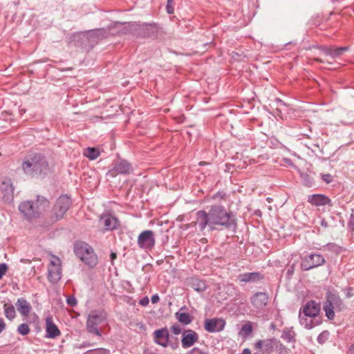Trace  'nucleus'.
<instances>
[{"label":"nucleus","mask_w":354,"mask_h":354,"mask_svg":"<svg viewBox=\"0 0 354 354\" xmlns=\"http://www.w3.org/2000/svg\"><path fill=\"white\" fill-rule=\"evenodd\" d=\"M211 231L232 230L236 228V221L232 212L227 211L221 205H212L209 209Z\"/></svg>","instance_id":"nucleus-1"},{"label":"nucleus","mask_w":354,"mask_h":354,"mask_svg":"<svg viewBox=\"0 0 354 354\" xmlns=\"http://www.w3.org/2000/svg\"><path fill=\"white\" fill-rule=\"evenodd\" d=\"M22 169L26 174L35 177L46 174L49 167L42 154L33 153L25 158Z\"/></svg>","instance_id":"nucleus-2"},{"label":"nucleus","mask_w":354,"mask_h":354,"mask_svg":"<svg viewBox=\"0 0 354 354\" xmlns=\"http://www.w3.org/2000/svg\"><path fill=\"white\" fill-rule=\"evenodd\" d=\"M48 201L44 198H38L35 202L27 201L19 205V210L28 220L37 218L48 205Z\"/></svg>","instance_id":"nucleus-3"},{"label":"nucleus","mask_w":354,"mask_h":354,"mask_svg":"<svg viewBox=\"0 0 354 354\" xmlns=\"http://www.w3.org/2000/svg\"><path fill=\"white\" fill-rule=\"evenodd\" d=\"M106 314L104 310H92L87 317L86 330L91 334L101 337L100 326L106 322Z\"/></svg>","instance_id":"nucleus-4"},{"label":"nucleus","mask_w":354,"mask_h":354,"mask_svg":"<svg viewBox=\"0 0 354 354\" xmlns=\"http://www.w3.org/2000/svg\"><path fill=\"white\" fill-rule=\"evenodd\" d=\"M75 254L86 265L93 268L97 263V258L93 248L84 242L77 243L75 245Z\"/></svg>","instance_id":"nucleus-5"},{"label":"nucleus","mask_w":354,"mask_h":354,"mask_svg":"<svg viewBox=\"0 0 354 354\" xmlns=\"http://www.w3.org/2000/svg\"><path fill=\"white\" fill-rule=\"evenodd\" d=\"M342 308L343 301L339 296L332 292H327L326 301L324 305V310L328 319L333 320L335 318L334 310H341Z\"/></svg>","instance_id":"nucleus-6"},{"label":"nucleus","mask_w":354,"mask_h":354,"mask_svg":"<svg viewBox=\"0 0 354 354\" xmlns=\"http://www.w3.org/2000/svg\"><path fill=\"white\" fill-rule=\"evenodd\" d=\"M71 205V200L67 195L59 196L56 201L51 211V221L56 222L63 218L64 215L69 209Z\"/></svg>","instance_id":"nucleus-7"},{"label":"nucleus","mask_w":354,"mask_h":354,"mask_svg":"<svg viewBox=\"0 0 354 354\" xmlns=\"http://www.w3.org/2000/svg\"><path fill=\"white\" fill-rule=\"evenodd\" d=\"M153 342L164 348L170 346L172 349H176L178 347V342L176 339V342H173L169 340L170 335L167 328L164 327L158 330H156L153 333Z\"/></svg>","instance_id":"nucleus-8"},{"label":"nucleus","mask_w":354,"mask_h":354,"mask_svg":"<svg viewBox=\"0 0 354 354\" xmlns=\"http://www.w3.org/2000/svg\"><path fill=\"white\" fill-rule=\"evenodd\" d=\"M326 260L319 253H311L301 258V267L303 270L307 271L323 266Z\"/></svg>","instance_id":"nucleus-9"},{"label":"nucleus","mask_w":354,"mask_h":354,"mask_svg":"<svg viewBox=\"0 0 354 354\" xmlns=\"http://www.w3.org/2000/svg\"><path fill=\"white\" fill-rule=\"evenodd\" d=\"M62 278V262L61 259L53 256L50 260L48 267V279L52 283H57Z\"/></svg>","instance_id":"nucleus-10"},{"label":"nucleus","mask_w":354,"mask_h":354,"mask_svg":"<svg viewBox=\"0 0 354 354\" xmlns=\"http://www.w3.org/2000/svg\"><path fill=\"white\" fill-rule=\"evenodd\" d=\"M138 245L143 250H151L156 243L154 233L151 230L142 232L138 237Z\"/></svg>","instance_id":"nucleus-11"},{"label":"nucleus","mask_w":354,"mask_h":354,"mask_svg":"<svg viewBox=\"0 0 354 354\" xmlns=\"http://www.w3.org/2000/svg\"><path fill=\"white\" fill-rule=\"evenodd\" d=\"M133 171L131 165L125 160H120L116 161L108 174L112 177H115L118 174L127 175Z\"/></svg>","instance_id":"nucleus-12"},{"label":"nucleus","mask_w":354,"mask_h":354,"mask_svg":"<svg viewBox=\"0 0 354 354\" xmlns=\"http://www.w3.org/2000/svg\"><path fill=\"white\" fill-rule=\"evenodd\" d=\"M14 189L13 183L12 180L8 178H5L1 181V199L4 203H10L14 198Z\"/></svg>","instance_id":"nucleus-13"},{"label":"nucleus","mask_w":354,"mask_h":354,"mask_svg":"<svg viewBox=\"0 0 354 354\" xmlns=\"http://www.w3.org/2000/svg\"><path fill=\"white\" fill-rule=\"evenodd\" d=\"M276 345L277 339L274 338L259 339L254 343V348L269 354L274 350Z\"/></svg>","instance_id":"nucleus-14"},{"label":"nucleus","mask_w":354,"mask_h":354,"mask_svg":"<svg viewBox=\"0 0 354 354\" xmlns=\"http://www.w3.org/2000/svg\"><path fill=\"white\" fill-rule=\"evenodd\" d=\"M225 322L223 319H206L204 323L205 330L209 333H216L223 330Z\"/></svg>","instance_id":"nucleus-15"},{"label":"nucleus","mask_w":354,"mask_h":354,"mask_svg":"<svg viewBox=\"0 0 354 354\" xmlns=\"http://www.w3.org/2000/svg\"><path fill=\"white\" fill-rule=\"evenodd\" d=\"M210 222L209 212H207L204 210H200L196 212L195 224L198 226L201 232L204 231L207 227H208L211 231Z\"/></svg>","instance_id":"nucleus-16"},{"label":"nucleus","mask_w":354,"mask_h":354,"mask_svg":"<svg viewBox=\"0 0 354 354\" xmlns=\"http://www.w3.org/2000/svg\"><path fill=\"white\" fill-rule=\"evenodd\" d=\"M100 223L104 226L106 231H111L117 229L120 225L118 219L111 214H105L100 217Z\"/></svg>","instance_id":"nucleus-17"},{"label":"nucleus","mask_w":354,"mask_h":354,"mask_svg":"<svg viewBox=\"0 0 354 354\" xmlns=\"http://www.w3.org/2000/svg\"><path fill=\"white\" fill-rule=\"evenodd\" d=\"M198 335L192 329L185 330L182 335L181 344L184 348L192 346L198 340Z\"/></svg>","instance_id":"nucleus-18"},{"label":"nucleus","mask_w":354,"mask_h":354,"mask_svg":"<svg viewBox=\"0 0 354 354\" xmlns=\"http://www.w3.org/2000/svg\"><path fill=\"white\" fill-rule=\"evenodd\" d=\"M269 297L267 293L257 292L250 298L252 306L257 309H263L268 303Z\"/></svg>","instance_id":"nucleus-19"},{"label":"nucleus","mask_w":354,"mask_h":354,"mask_svg":"<svg viewBox=\"0 0 354 354\" xmlns=\"http://www.w3.org/2000/svg\"><path fill=\"white\" fill-rule=\"evenodd\" d=\"M264 279V275L260 272H245L238 275L237 279L241 283H256Z\"/></svg>","instance_id":"nucleus-20"},{"label":"nucleus","mask_w":354,"mask_h":354,"mask_svg":"<svg viewBox=\"0 0 354 354\" xmlns=\"http://www.w3.org/2000/svg\"><path fill=\"white\" fill-rule=\"evenodd\" d=\"M158 27L155 24H142L138 27V36L140 37H151L156 35Z\"/></svg>","instance_id":"nucleus-21"},{"label":"nucleus","mask_w":354,"mask_h":354,"mask_svg":"<svg viewBox=\"0 0 354 354\" xmlns=\"http://www.w3.org/2000/svg\"><path fill=\"white\" fill-rule=\"evenodd\" d=\"M308 202L315 206L328 205L332 206L331 200L324 194H312L308 196Z\"/></svg>","instance_id":"nucleus-22"},{"label":"nucleus","mask_w":354,"mask_h":354,"mask_svg":"<svg viewBox=\"0 0 354 354\" xmlns=\"http://www.w3.org/2000/svg\"><path fill=\"white\" fill-rule=\"evenodd\" d=\"M320 310L319 305L315 301H308L303 308L301 314L310 318L315 317L318 315Z\"/></svg>","instance_id":"nucleus-23"},{"label":"nucleus","mask_w":354,"mask_h":354,"mask_svg":"<svg viewBox=\"0 0 354 354\" xmlns=\"http://www.w3.org/2000/svg\"><path fill=\"white\" fill-rule=\"evenodd\" d=\"M46 337L48 338H55L60 335V331L57 326L54 324L52 317L46 318Z\"/></svg>","instance_id":"nucleus-24"},{"label":"nucleus","mask_w":354,"mask_h":354,"mask_svg":"<svg viewBox=\"0 0 354 354\" xmlns=\"http://www.w3.org/2000/svg\"><path fill=\"white\" fill-rule=\"evenodd\" d=\"M18 312L24 317H27L30 310L31 306L24 298H19L15 304Z\"/></svg>","instance_id":"nucleus-25"},{"label":"nucleus","mask_w":354,"mask_h":354,"mask_svg":"<svg viewBox=\"0 0 354 354\" xmlns=\"http://www.w3.org/2000/svg\"><path fill=\"white\" fill-rule=\"evenodd\" d=\"M185 308H181L175 313L176 319L183 325H188L192 322V317L187 313L183 312Z\"/></svg>","instance_id":"nucleus-26"},{"label":"nucleus","mask_w":354,"mask_h":354,"mask_svg":"<svg viewBox=\"0 0 354 354\" xmlns=\"http://www.w3.org/2000/svg\"><path fill=\"white\" fill-rule=\"evenodd\" d=\"M191 287L198 292H204L207 289L205 282L198 278H192L190 279Z\"/></svg>","instance_id":"nucleus-27"},{"label":"nucleus","mask_w":354,"mask_h":354,"mask_svg":"<svg viewBox=\"0 0 354 354\" xmlns=\"http://www.w3.org/2000/svg\"><path fill=\"white\" fill-rule=\"evenodd\" d=\"M299 322L306 329H311L315 326L312 318L303 315L301 312L299 313Z\"/></svg>","instance_id":"nucleus-28"},{"label":"nucleus","mask_w":354,"mask_h":354,"mask_svg":"<svg viewBox=\"0 0 354 354\" xmlns=\"http://www.w3.org/2000/svg\"><path fill=\"white\" fill-rule=\"evenodd\" d=\"M100 153L99 150L94 147H88L85 149L84 155L89 158L90 160H95L100 156Z\"/></svg>","instance_id":"nucleus-29"},{"label":"nucleus","mask_w":354,"mask_h":354,"mask_svg":"<svg viewBox=\"0 0 354 354\" xmlns=\"http://www.w3.org/2000/svg\"><path fill=\"white\" fill-rule=\"evenodd\" d=\"M252 333V326L250 322L243 325L241 327L239 335L243 337H248Z\"/></svg>","instance_id":"nucleus-30"},{"label":"nucleus","mask_w":354,"mask_h":354,"mask_svg":"<svg viewBox=\"0 0 354 354\" xmlns=\"http://www.w3.org/2000/svg\"><path fill=\"white\" fill-rule=\"evenodd\" d=\"M3 307L6 317L9 319H12L15 318L16 315L15 307L13 306H8L6 304L3 305Z\"/></svg>","instance_id":"nucleus-31"},{"label":"nucleus","mask_w":354,"mask_h":354,"mask_svg":"<svg viewBox=\"0 0 354 354\" xmlns=\"http://www.w3.org/2000/svg\"><path fill=\"white\" fill-rule=\"evenodd\" d=\"M348 50V47L344 46V47H339L334 48L333 47L332 49V55L331 57L336 58L340 57L344 52L347 51Z\"/></svg>","instance_id":"nucleus-32"},{"label":"nucleus","mask_w":354,"mask_h":354,"mask_svg":"<svg viewBox=\"0 0 354 354\" xmlns=\"http://www.w3.org/2000/svg\"><path fill=\"white\" fill-rule=\"evenodd\" d=\"M301 180L303 185L306 187H312L314 185L313 178L308 174H301Z\"/></svg>","instance_id":"nucleus-33"},{"label":"nucleus","mask_w":354,"mask_h":354,"mask_svg":"<svg viewBox=\"0 0 354 354\" xmlns=\"http://www.w3.org/2000/svg\"><path fill=\"white\" fill-rule=\"evenodd\" d=\"M30 331V328L27 324H21L17 328V332L22 335H28Z\"/></svg>","instance_id":"nucleus-34"},{"label":"nucleus","mask_w":354,"mask_h":354,"mask_svg":"<svg viewBox=\"0 0 354 354\" xmlns=\"http://www.w3.org/2000/svg\"><path fill=\"white\" fill-rule=\"evenodd\" d=\"M329 337V333L327 330H324L317 337V342L319 344L325 343Z\"/></svg>","instance_id":"nucleus-35"},{"label":"nucleus","mask_w":354,"mask_h":354,"mask_svg":"<svg viewBox=\"0 0 354 354\" xmlns=\"http://www.w3.org/2000/svg\"><path fill=\"white\" fill-rule=\"evenodd\" d=\"M86 354H110V352L107 349L99 348L93 350H90L86 352Z\"/></svg>","instance_id":"nucleus-36"},{"label":"nucleus","mask_w":354,"mask_h":354,"mask_svg":"<svg viewBox=\"0 0 354 354\" xmlns=\"http://www.w3.org/2000/svg\"><path fill=\"white\" fill-rule=\"evenodd\" d=\"M171 331L174 335H178L181 333L182 328L178 324L175 323L171 326Z\"/></svg>","instance_id":"nucleus-37"},{"label":"nucleus","mask_w":354,"mask_h":354,"mask_svg":"<svg viewBox=\"0 0 354 354\" xmlns=\"http://www.w3.org/2000/svg\"><path fill=\"white\" fill-rule=\"evenodd\" d=\"M282 337L288 342H290L293 339V335L290 330H285L283 331Z\"/></svg>","instance_id":"nucleus-38"},{"label":"nucleus","mask_w":354,"mask_h":354,"mask_svg":"<svg viewBox=\"0 0 354 354\" xmlns=\"http://www.w3.org/2000/svg\"><path fill=\"white\" fill-rule=\"evenodd\" d=\"M319 49L323 52V53L326 55H329L331 57L332 55V49L333 47L331 46H321L319 47Z\"/></svg>","instance_id":"nucleus-39"},{"label":"nucleus","mask_w":354,"mask_h":354,"mask_svg":"<svg viewBox=\"0 0 354 354\" xmlns=\"http://www.w3.org/2000/svg\"><path fill=\"white\" fill-rule=\"evenodd\" d=\"M322 179L323 181H324L326 183L328 184L332 182L333 180V176L330 174H323L322 176Z\"/></svg>","instance_id":"nucleus-40"},{"label":"nucleus","mask_w":354,"mask_h":354,"mask_svg":"<svg viewBox=\"0 0 354 354\" xmlns=\"http://www.w3.org/2000/svg\"><path fill=\"white\" fill-rule=\"evenodd\" d=\"M66 302L70 306L72 307L75 306L77 305V299L73 296L68 297L67 298Z\"/></svg>","instance_id":"nucleus-41"},{"label":"nucleus","mask_w":354,"mask_h":354,"mask_svg":"<svg viewBox=\"0 0 354 354\" xmlns=\"http://www.w3.org/2000/svg\"><path fill=\"white\" fill-rule=\"evenodd\" d=\"M149 303V298L147 297H145L139 301V304L142 306H147Z\"/></svg>","instance_id":"nucleus-42"},{"label":"nucleus","mask_w":354,"mask_h":354,"mask_svg":"<svg viewBox=\"0 0 354 354\" xmlns=\"http://www.w3.org/2000/svg\"><path fill=\"white\" fill-rule=\"evenodd\" d=\"M104 30H103V29H98V30H95L93 32H90L89 35H90L91 37H92L93 35H97L98 36L100 35H102V33H104Z\"/></svg>","instance_id":"nucleus-43"},{"label":"nucleus","mask_w":354,"mask_h":354,"mask_svg":"<svg viewBox=\"0 0 354 354\" xmlns=\"http://www.w3.org/2000/svg\"><path fill=\"white\" fill-rule=\"evenodd\" d=\"M348 226L352 230H354V214H351L350 217V220L348 221Z\"/></svg>","instance_id":"nucleus-44"},{"label":"nucleus","mask_w":354,"mask_h":354,"mask_svg":"<svg viewBox=\"0 0 354 354\" xmlns=\"http://www.w3.org/2000/svg\"><path fill=\"white\" fill-rule=\"evenodd\" d=\"M8 270V266L6 263H1V277L6 274Z\"/></svg>","instance_id":"nucleus-45"},{"label":"nucleus","mask_w":354,"mask_h":354,"mask_svg":"<svg viewBox=\"0 0 354 354\" xmlns=\"http://www.w3.org/2000/svg\"><path fill=\"white\" fill-rule=\"evenodd\" d=\"M151 300L153 304H156L159 301L160 297L157 294H156V295H152Z\"/></svg>","instance_id":"nucleus-46"},{"label":"nucleus","mask_w":354,"mask_h":354,"mask_svg":"<svg viewBox=\"0 0 354 354\" xmlns=\"http://www.w3.org/2000/svg\"><path fill=\"white\" fill-rule=\"evenodd\" d=\"M167 11L169 14H173L174 11L173 5H167Z\"/></svg>","instance_id":"nucleus-47"},{"label":"nucleus","mask_w":354,"mask_h":354,"mask_svg":"<svg viewBox=\"0 0 354 354\" xmlns=\"http://www.w3.org/2000/svg\"><path fill=\"white\" fill-rule=\"evenodd\" d=\"M294 270H295V266L292 265L291 266H290L288 268V270H287V274L288 275H292L294 272Z\"/></svg>","instance_id":"nucleus-48"},{"label":"nucleus","mask_w":354,"mask_h":354,"mask_svg":"<svg viewBox=\"0 0 354 354\" xmlns=\"http://www.w3.org/2000/svg\"><path fill=\"white\" fill-rule=\"evenodd\" d=\"M200 351L198 348H194L192 350H190L188 353V354H197Z\"/></svg>","instance_id":"nucleus-49"},{"label":"nucleus","mask_w":354,"mask_h":354,"mask_svg":"<svg viewBox=\"0 0 354 354\" xmlns=\"http://www.w3.org/2000/svg\"><path fill=\"white\" fill-rule=\"evenodd\" d=\"M110 257H111V264L113 265V261L116 259L117 257V254L115 252H111V255H110Z\"/></svg>","instance_id":"nucleus-50"},{"label":"nucleus","mask_w":354,"mask_h":354,"mask_svg":"<svg viewBox=\"0 0 354 354\" xmlns=\"http://www.w3.org/2000/svg\"><path fill=\"white\" fill-rule=\"evenodd\" d=\"M349 353L354 354V343L349 348Z\"/></svg>","instance_id":"nucleus-51"},{"label":"nucleus","mask_w":354,"mask_h":354,"mask_svg":"<svg viewBox=\"0 0 354 354\" xmlns=\"http://www.w3.org/2000/svg\"><path fill=\"white\" fill-rule=\"evenodd\" d=\"M243 354H251V351L249 348H245L243 351Z\"/></svg>","instance_id":"nucleus-52"},{"label":"nucleus","mask_w":354,"mask_h":354,"mask_svg":"<svg viewBox=\"0 0 354 354\" xmlns=\"http://www.w3.org/2000/svg\"><path fill=\"white\" fill-rule=\"evenodd\" d=\"M314 60L315 62H319V63H324V62L322 59H321L319 58H315Z\"/></svg>","instance_id":"nucleus-53"},{"label":"nucleus","mask_w":354,"mask_h":354,"mask_svg":"<svg viewBox=\"0 0 354 354\" xmlns=\"http://www.w3.org/2000/svg\"><path fill=\"white\" fill-rule=\"evenodd\" d=\"M167 5H173V0H167Z\"/></svg>","instance_id":"nucleus-54"},{"label":"nucleus","mask_w":354,"mask_h":354,"mask_svg":"<svg viewBox=\"0 0 354 354\" xmlns=\"http://www.w3.org/2000/svg\"><path fill=\"white\" fill-rule=\"evenodd\" d=\"M1 331H2L4 329L6 325L3 322H1Z\"/></svg>","instance_id":"nucleus-55"},{"label":"nucleus","mask_w":354,"mask_h":354,"mask_svg":"<svg viewBox=\"0 0 354 354\" xmlns=\"http://www.w3.org/2000/svg\"><path fill=\"white\" fill-rule=\"evenodd\" d=\"M322 225L324 226V227H326L327 224H326V223L324 221H322Z\"/></svg>","instance_id":"nucleus-56"},{"label":"nucleus","mask_w":354,"mask_h":354,"mask_svg":"<svg viewBox=\"0 0 354 354\" xmlns=\"http://www.w3.org/2000/svg\"><path fill=\"white\" fill-rule=\"evenodd\" d=\"M4 115H8V113H1V118H3V116ZM1 120H3V118H1Z\"/></svg>","instance_id":"nucleus-57"},{"label":"nucleus","mask_w":354,"mask_h":354,"mask_svg":"<svg viewBox=\"0 0 354 354\" xmlns=\"http://www.w3.org/2000/svg\"><path fill=\"white\" fill-rule=\"evenodd\" d=\"M240 296H241V294H240V293H239V294H238V295H236V297H240Z\"/></svg>","instance_id":"nucleus-58"}]
</instances>
